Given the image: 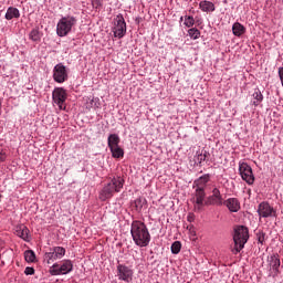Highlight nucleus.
Masks as SVG:
<instances>
[{
	"label": "nucleus",
	"mask_w": 283,
	"mask_h": 283,
	"mask_svg": "<svg viewBox=\"0 0 283 283\" xmlns=\"http://www.w3.org/2000/svg\"><path fill=\"white\" fill-rule=\"evenodd\" d=\"M130 234L136 247H149V242H151V234H149V229H147V226L143 223V221L132 222Z\"/></svg>",
	"instance_id": "obj_1"
},
{
	"label": "nucleus",
	"mask_w": 283,
	"mask_h": 283,
	"mask_svg": "<svg viewBox=\"0 0 283 283\" xmlns=\"http://www.w3.org/2000/svg\"><path fill=\"white\" fill-rule=\"evenodd\" d=\"M19 17H21V12L19 11V9L14 7H9L7 9L4 19H7V21H12V19H19Z\"/></svg>",
	"instance_id": "obj_19"
},
{
	"label": "nucleus",
	"mask_w": 283,
	"mask_h": 283,
	"mask_svg": "<svg viewBox=\"0 0 283 283\" xmlns=\"http://www.w3.org/2000/svg\"><path fill=\"white\" fill-rule=\"evenodd\" d=\"M206 205H214L217 207H221L222 205V193L220 192V189L213 188L212 195L208 197Z\"/></svg>",
	"instance_id": "obj_15"
},
{
	"label": "nucleus",
	"mask_w": 283,
	"mask_h": 283,
	"mask_svg": "<svg viewBox=\"0 0 283 283\" xmlns=\"http://www.w3.org/2000/svg\"><path fill=\"white\" fill-rule=\"evenodd\" d=\"M24 273L27 275H34V268H31V266L25 268Z\"/></svg>",
	"instance_id": "obj_33"
},
{
	"label": "nucleus",
	"mask_w": 283,
	"mask_h": 283,
	"mask_svg": "<svg viewBox=\"0 0 283 283\" xmlns=\"http://www.w3.org/2000/svg\"><path fill=\"white\" fill-rule=\"evenodd\" d=\"M74 271V264L70 260H64L60 265L54 263L50 269L51 275H67Z\"/></svg>",
	"instance_id": "obj_6"
},
{
	"label": "nucleus",
	"mask_w": 283,
	"mask_h": 283,
	"mask_svg": "<svg viewBox=\"0 0 283 283\" xmlns=\"http://www.w3.org/2000/svg\"><path fill=\"white\" fill-rule=\"evenodd\" d=\"M171 253H174V255H178V253H180V250L182 249V244L180 243V241H175L171 244Z\"/></svg>",
	"instance_id": "obj_28"
},
{
	"label": "nucleus",
	"mask_w": 283,
	"mask_h": 283,
	"mask_svg": "<svg viewBox=\"0 0 283 283\" xmlns=\"http://www.w3.org/2000/svg\"><path fill=\"white\" fill-rule=\"evenodd\" d=\"M184 25H186V28H193V25H196V19H193V15H185Z\"/></svg>",
	"instance_id": "obj_25"
},
{
	"label": "nucleus",
	"mask_w": 283,
	"mask_h": 283,
	"mask_svg": "<svg viewBox=\"0 0 283 283\" xmlns=\"http://www.w3.org/2000/svg\"><path fill=\"white\" fill-rule=\"evenodd\" d=\"M247 32V28H244V25H242V23L240 22H234L232 25V34H234V36H242V34H244Z\"/></svg>",
	"instance_id": "obj_20"
},
{
	"label": "nucleus",
	"mask_w": 283,
	"mask_h": 283,
	"mask_svg": "<svg viewBox=\"0 0 283 283\" xmlns=\"http://www.w3.org/2000/svg\"><path fill=\"white\" fill-rule=\"evenodd\" d=\"M53 103L57 105L60 109H65V101H67V91L63 87H55L52 93Z\"/></svg>",
	"instance_id": "obj_10"
},
{
	"label": "nucleus",
	"mask_w": 283,
	"mask_h": 283,
	"mask_svg": "<svg viewBox=\"0 0 283 283\" xmlns=\"http://www.w3.org/2000/svg\"><path fill=\"white\" fill-rule=\"evenodd\" d=\"M268 264L270 266L269 276L277 277L280 273V256L277 254L268 256Z\"/></svg>",
	"instance_id": "obj_13"
},
{
	"label": "nucleus",
	"mask_w": 283,
	"mask_h": 283,
	"mask_svg": "<svg viewBox=\"0 0 283 283\" xmlns=\"http://www.w3.org/2000/svg\"><path fill=\"white\" fill-rule=\"evenodd\" d=\"M260 218H273L275 216V209L269 205V202H261L258 208Z\"/></svg>",
	"instance_id": "obj_14"
},
{
	"label": "nucleus",
	"mask_w": 283,
	"mask_h": 283,
	"mask_svg": "<svg viewBox=\"0 0 283 283\" xmlns=\"http://www.w3.org/2000/svg\"><path fill=\"white\" fill-rule=\"evenodd\" d=\"M239 174H240L242 180H244V182H247V185H253L255 182V176H253V168H251L249 166V164H247L244 161H240L239 163Z\"/></svg>",
	"instance_id": "obj_7"
},
{
	"label": "nucleus",
	"mask_w": 283,
	"mask_h": 283,
	"mask_svg": "<svg viewBox=\"0 0 283 283\" xmlns=\"http://www.w3.org/2000/svg\"><path fill=\"white\" fill-rule=\"evenodd\" d=\"M53 80L55 83H65L67 81V67L63 63H59L53 69Z\"/></svg>",
	"instance_id": "obj_11"
},
{
	"label": "nucleus",
	"mask_w": 283,
	"mask_h": 283,
	"mask_svg": "<svg viewBox=\"0 0 283 283\" xmlns=\"http://www.w3.org/2000/svg\"><path fill=\"white\" fill-rule=\"evenodd\" d=\"M207 150H205L203 153H197V163H205V160H207Z\"/></svg>",
	"instance_id": "obj_30"
},
{
	"label": "nucleus",
	"mask_w": 283,
	"mask_h": 283,
	"mask_svg": "<svg viewBox=\"0 0 283 283\" xmlns=\"http://www.w3.org/2000/svg\"><path fill=\"white\" fill-rule=\"evenodd\" d=\"M24 260L25 262H35L36 254L32 250H27L24 252Z\"/></svg>",
	"instance_id": "obj_26"
},
{
	"label": "nucleus",
	"mask_w": 283,
	"mask_h": 283,
	"mask_svg": "<svg viewBox=\"0 0 283 283\" xmlns=\"http://www.w3.org/2000/svg\"><path fill=\"white\" fill-rule=\"evenodd\" d=\"M78 23V20L74 15H64L62 17L56 24V34L57 36H67L74 30Z\"/></svg>",
	"instance_id": "obj_4"
},
{
	"label": "nucleus",
	"mask_w": 283,
	"mask_h": 283,
	"mask_svg": "<svg viewBox=\"0 0 283 283\" xmlns=\"http://www.w3.org/2000/svg\"><path fill=\"white\" fill-rule=\"evenodd\" d=\"M188 36H190V39H192L193 41L198 40V38L200 36V30H198L197 28L189 29Z\"/></svg>",
	"instance_id": "obj_27"
},
{
	"label": "nucleus",
	"mask_w": 283,
	"mask_h": 283,
	"mask_svg": "<svg viewBox=\"0 0 283 283\" xmlns=\"http://www.w3.org/2000/svg\"><path fill=\"white\" fill-rule=\"evenodd\" d=\"M0 107H1V101H0Z\"/></svg>",
	"instance_id": "obj_38"
},
{
	"label": "nucleus",
	"mask_w": 283,
	"mask_h": 283,
	"mask_svg": "<svg viewBox=\"0 0 283 283\" xmlns=\"http://www.w3.org/2000/svg\"><path fill=\"white\" fill-rule=\"evenodd\" d=\"M180 21H185V17H181V18H180Z\"/></svg>",
	"instance_id": "obj_37"
},
{
	"label": "nucleus",
	"mask_w": 283,
	"mask_h": 283,
	"mask_svg": "<svg viewBox=\"0 0 283 283\" xmlns=\"http://www.w3.org/2000/svg\"><path fill=\"white\" fill-rule=\"evenodd\" d=\"M107 145L109 149L112 147H118L120 145V137L118 136V134L108 135Z\"/></svg>",
	"instance_id": "obj_22"
},
{
	"label": "nucleus",
	"mask_w": 283,
	"mask_h": 283,
	"mask_svg": "<svg viewBox=\"0 0 283 283\" xmlns=\"http://www.w3.org/2000/svg\"><path fill=\"white\" fill-rule=\"evenodd\" d=\"M206 196L205 189L196 188L193 197L195 211H202L205 209V205H207V201H205Z\"/></svg>",
	"instance_id": "obj_12"
},
{
	"label": "nucleus",
	"mask_w": 283,
	"mask_h": 283,
	"mask_svg": "<svg viewBox=\"0 0 283 283\" xmlns=\"http://www.w3.org/2000/svg\"><path fill=\"white\" fill-rule=\"evenodd\" d=\"M30 39L31 41H41V32H39V29H33L30 32Z\"/></svg>",
	"instance_id": "obj_29"
},
{
	"label": "nucleus",
	"mask_w": 283,
	"mask_h": 283,
	"mask_svg": "<svg viewBox=\"0 0 283 283\" xmlns=\"http://www.w3.org/2000/svg\"><path fill=\"white\" fill-rule=\"evenodd\" d=\"M233 242L234 248L232 249V253L238 255V253L244 249V244L249 242V229L244 226H238L234 229Z\"/></svg>",
	"instance_id": "obj_3"
},
{
	"label": "nucleus",
	"mask_w": 283,
	"mask_h": 283,
	"mask_svg": "<svg viewBox=\"0 0 283 283\" xmlns=\"http://www.w3.org/2000/svg\"><path fill=\"white\" fill-rule=\"evenodd\" d=\"M199 9L201 12H216V4L209 0H202L199 2Z\"/></svg>",
	"instance_id": "obj_18"
},
{
	"label": "nucleus",
	"mask_w": 283,
	"mask_h": 283,
	"mask_svg": "<svg viewBox=\"0 0 283 283\" xmlns=\"http://www.w3.org/2000/svg\"><path fill=\"white\" fill-rule=\"evenodd\" d=\"M258 242H259L260 244H264V233H260V234L258 235Z\"/></svg>",
	"instance_id": "obj_34"
},
{
	"label": "nucleus",
	"mask_w": 283,
	"mask_h": 283,
	"mask_svg": "<svg viewBox=\"0 0 283 283\" xmlns=\"http://www.w3.org/2000/svg\"><path fill=\"white\" fill-rule=\"evenodd\" d=\"M188 222H193V220H196V214L193 213H189L187 217Z\"/></svg>",
	"instance_id": "obj_35"
},
{
	"label": "nucleus",
	"mask_w": 283,
	"mask_h": 283,
	"mask_svg": "<svg viewBox=\"0 0 283 283\" xmlns=\"http://www.w3.org/2000/svg\"><path fill=\"white\" fill-rule=\"evenodd\" d=\"M15 235L24 240V242H30V229L23 224L15 227Z\"/></svg>",
	"instance_id": "obj_16"
},
{
	"label": "nucleus",
	"mask_w": 283,
	"mask_h": 283,
	"mask_svg": "<svg viewBox=\"0 0 283 283\" xmlns=\"http://www.w3.org/2000/svg\"><path fill=\"white\" fill-rule=\"evenodd\" d=\"M116 276L119 282L129 283L134 280V270L125 264H117Z\"/></svg>",
	"instance_id": "obj_8"
},
{
	"label": "nucleus",
	"mask_w": 283,
	"mask_h": 283,
	"mask_svg": "<svg viewBox=\"0 0 283 283\" xmlns=\"http://www.w3.org/2000/svg\"><path fill=\"white\" fill-rule=\"evenodd\" d=\"M226 207L231 213H238L240 211V200L237 198H229L224 201Z\"/></svg>",
	"instance_id": "obj_17"
},
{
	"label": "nucleus",
	"mask_w": 283,
	"mask_h": 283,
	"mask_svg": "<svg viewBox=\"0 0 283 283\" xmlns=\"http://www.w3.org/2000/svg\"><path fill=\"white\" fill-rule=\"evenodd\" d=\"M6 158H8V155H6V150L0 147V163H6Z\"/></svg>",
	"instance_id": "obj_32"
},
{
	"label": "nucleus",
	"mask_w": 283,
	"mask_h": 283,
	"mask_svg": "<svg viewBox=\"0 0 283 283\" xmlns=\"http://www.w3.org/2000/svg\"><path fill=\"white\" fill-rule=\"evenodd\" d=\"M114 25H113V33L114 36L117 39H123V36H125V34H127V23L125 22V18L123 17V14H117L114 18L113 21Z\"/></svg>",
	"instance_id": "obj_5"
},
{
	"label": "nucleus",
	"mask_w": 283,
	"mask_h": 283,
	"mask_svg": "<svg viewBox=\"0 0 283 283\" xmlns=\"http://www.w3.org/2000/svg\"><path fill=\"white\" fill-rule=\"evenodd\" d=\"M187 229H189V231H191V229H193V226H188Z\"/></svg>",
	"instance_id": "obj_36"
},
{
	"label": "nucleus",
	"mask_w": 283,
	"mask_h": 283,
	"mask_svg": "<svg viewBox=\"0 0 283 283\" xmlns=\"http://www.w3.org/2000/svg\"><path fill=\"white\" fill-rule=\"evenodd\" d=\"M109 149L113 158H123V156H125V150H123L120 146H113Z\"/></svg>",
	"instance_id": "obj_24"
},
{
	"label": "nucleus",
	"mask_w": 283,
	"mask_h": 283,
	"mask_svg": "<svg viewBox=\"0 0 283 283\" xmlns=\"http://www.w3.org/2000/svg\"><path fill=\"white\" fill-rule=\"evenodd\" d=\"M262 101H264V95H262L260 88H255L254 93L252 94V105H254V107H258V105H260Z\"/></svg>",
	"instance_id": "obj_21"
},
{
	"label": "nucleus",
	"mask_w": 283,
	"mask_h": 283,
	"mask_svg": "<svg viewBox=\"0 0 283 283\" xmlns=\"http://www.w3.org/2000/svg\"><path fill=\"white\" fill-rule=\"evenodd\" d=\"M209 175H203L201 177H199L195 182H193V187H196V189H205V186L207 185V182H209Z\"/></svg>",
	"instance_id": "obj_23"
},
{
	"label": "nucleus",
	"mask_w": 283,
	"mask_h": 283,
	"mask_svg": "<svg viewBox=\"0 0 283 283\" xmlns=\"http://www.w3.org/2000/svg\"><path fill=\"white\" fill-rule=\"evenodd\" d=\"M145 205V199L143 198H137L135 200V207L136 209H143V206Z\"/></svg>",
	"instance_id": "obj_31"
},
{
	"label": "nucleus",
	"mask_w": 283,
	"mask_h": 283,
	"mask_svg": "<svg viewBox=\"0 0 283 283\" xmlns=\"http://www.w3.org/2000/svg\"><path fill=\"white\" fill-rule=\"evenodd\" d=\"M64 256H65V248L55 247L50 252H45L44 262H46V264H52L56 262V260H61Z\"/></svg>",
	"instance_id": "obj_9"
},
{
	"label": "nucleus",
	"mask_w": 283,
	"mask_h": 283,
	"mask_svg": "<svg viewBox=\"0 0 283 283\" xmlns=\"http://www.w3.org/2000/svg\"><path fill=\"white\" fill-rule=\"evenodd\" d=\"M124 185L125 179H123V177H113L112 180L99 191V200L105 202V200L113 198L114 193H120V189H123Z\"/></svg>",
	"instance_id": "obj_2"
}]
</instances>
